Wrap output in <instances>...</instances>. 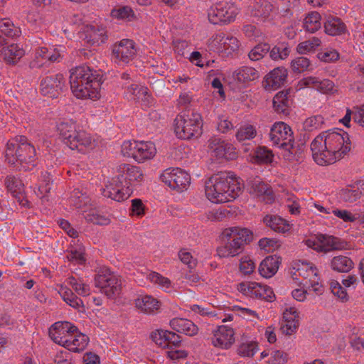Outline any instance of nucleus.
<instances>
[{
    "instance_id": "a18cd8bd",
    "label": "nucleus",
    "mask_w": 364,
    "mask_h": 364,
    "mask_svg": "<svg viewBox=\"0 0 364 364\" xmlns=\"http://www.w3.org/2000/svg\"><path fill=\"white\" fill-rule=\"evenodd\" d=\"M127 91L128 94L133 96L134 100L149 101V95L147 87L132 84L127 87Z\"/></svg>"
},
{
    "instance_id": "7c9ffc66",
    "label": "nucleus",
    "mask_w": 364,
    "mask_h": 364,
    "mask_svg": "<svg viewBox=\"0 0 364 364\" xmlns=\"http://www.w3.org/2000/svg\"><path fill=\"white\" fill-rule=\"evenodd\" d=\"M324 28L325 32L331 36H339L346 31V26L342 20L331 15L326 16Z\"/></svg>"
},
{
    "instance_id": "c9c22d12",
    "label": "nucleus",
    "mask_w": 364,
    "mask_h": 364,
    "mask_svg": "<svg viewBox=\"0 0 364 364\" xmlns=\"http://www.w3.org/2000/svg\"><path fill=\"white\" fill-rule=\"evenodd\" d=\"M2 50L5 61L11 65L16 64L25 54L24 50L18 44H11Z\"/></svg>"
},
{
    "instance_id": "bb28decb",
    "label": "nucleus",
    "mask_w": 364,
    "mask_h": 364,
    "mask_svg": "<svg viewBox=\"0 0 364 364\" xmlns=\"http://www.w3.org/2000/svg\"><path fill=\"white\" fill-rule=\"evenodd\" d=\"M171 328L177 332L193 336L198 333V328L191 321L183 318H174L170 321Z\"/></svg>"
},
{
    "instance_id": "58836bf2",
    "label": "nucleus",
    "mask_w": 364,
    "mask_h": 364,
    "mask_svg": "<svg viewBox=\"0 0 364 364\" xmlns=\"http://www.w3.org/2000/svg\"><path fill=\"white\" fill-rule=\"evenodd\" d=\"M90 84L91 83L85 85L84 82H82V83H79V87L77 88L79 91L77 92L76 90L73 87L70 86V89L73 95L79 99H99L100 97V90H97V93H94V89L91 87L90 88Z\"/></svg>"
},
{
    "instance_id": "052dcab7",
    "label": "nucleus",
    "mask_w": 364,
    "mask_h": 364,
    "mask_svg": "<svg viewBox=\"0 0 364 364\" xmlns=\"http://www.w3.org/2000/svg\"><path fill=\"white\" fill-rule=\"evenodd\" d=\"M149 279L151 282L159 285L163 288L168 289L171 286V281L168 278L163 277L159 273L153 272L149 274Z\"/></svg>"
},
{
    "instance_id": "2f4dec72",
    "label": "nucleus",
    "mask_w": 364,
    "mask_h": 364,
    "mask_svg": "<svg viewBox=\"0 0 364 364\" xmlns=\"http://www.w3.org/2000/svg\"><path fill=\"white\" fill-rule=\"evenodd\" d=\"M321 250L328 252L335 250H343L346 248L347 243L341 239L326 235L320 236Z\"/></svg>"
},
{
    "instance_id": "a878e982",
    "label": "nucleus",
    "mask_w": 364,
    "mask_h": 364,
    "mask_svg": "<svg viewBox=\"0 0 364 364\" xmlns=\"http://www.w3.org/2000/svg\"><path fill=\"white\" fill-rule=\"evenodd\" d=\"M60 55L58 52H51L46 47H39L36 50L35 58L30 63L29 67L32 69L41 68L43 60L55 62L58 60Z\"/></svg>"
},
{
    "instance_id": "1a4fd4ad",
    "label": "nucleus",
    "mask_w": 364,
    "mask_h": 364,
    "mask_svg": "<svg viewBox=\"0 0 364 364\" xmlns=\"http://www.w3.org/2000/svg\"><path fill=\"white\" fill-rule=\"evenodd\" d=\"M237 14V8L234 4L220 1L210 8L208 19L213 24H228L235 21Z\"/></svg>"
},
{
    "instance_id": "6e6552de",
    "label": "nucleus",
    "mask_w": 364,
    "mask_h": 364,
    "mask_svg": "<svg viewBox=\"0 0 364 364\" xmlns=\"http://www.w3.org/2000/svg\"><path fill=\"white\" fill-rule=\"evenodd\" d=\"M84 82L85 85L91 83L90 88L94 89V93H97V90L101 89L102 83V75L97 71L90 68L87 65H81L73 69L70 75V84L76 90V92L79 91V83Z\"/></svg>"
},
{
    "instance_id": "13d9d810",
    "label": "nucleus",
    "mask_w": 364,
    "mask_h": 364,
    "mask_svg": "<svg viewBox=\"0 0 364 364\" xmlns=\"http://www.w3.org/2000/svg\"><path fill=\"white\" fill-rule=\"evenodd\" d=\"M257 350V344L255 342L242 343L237 348L240 355L252 357Z\"/></svg>"
},
{
    "instance_id": "4be33fe9",
    "label": "nucleus",
    "mask_w": 364,
    "mask_h": 364,
    "mask_svg": "<svg viewBox=\"0 0 364 364\" xmlns=\"http://www.w3.org/2000/svg\"><path fill=\"white\" fill-rule=\"evenodd\" d=\"M338 196L345 203H354L364 196V183L360 181L348 185L339 191Z\"/></svg>"
},
{
    "instance_id": "f704fd0d",
    "label": "nucleus",
    "mask_w": 364,
    "mask_h": 364,
    "mask_svg": "<svg viewBox=\"0 0 364 364\" xmlns=\"http://www.w3.org/2000/svg\"><path fill=\"white\" fill-rule=\"evenodd\" d=\"M354 266L353 260L344 255L333 257L330 262V267L332 270L338 272H348Z\"/></svg>"
},
{
    "instance_id": "e2e57ef3",
    "label": "nucleus",
    "mask_w": 364,
    "mask_h": 364,
    "mask_svg": "<svg viewBox=\"0 0 364 364\" xmlns=\"http://www.w3.org/2000/svg\"><path fill=\"white\" fill-rule=\"evenodd\" d=\"M163 336L166 339V348L178 347L181 344V336L176 333H163Z\"/></svg>"
},
{
    "instance_id": "3c124183",
    "label": "nucleus",
    "mask_w": 364,
    "mask_h": 364,
    "mask_svg": "<svg viewBox=\"0 0 364 364\" xmlns=\"http://www.w3.org/2000/svg\"><path fill=\"white\" fill-rule=\"evenodd\" d=\"M321 41L316 37L303 41L298 44L296 50L300 54H305L308 52L314 50L316 47L319 46Z\"/></svg>"
},
{
    "instance_id": "9d476101",
    "label": "nucleus",
    "mask_w": 364,
    "mask_h": 364,
    "mask_svg": "<svg viewBox=\"0 0 364 364\" xmlns=\"http://www.w3.org/2000/svg\"><path fill=\"white\" fill-rule=\"evenodd\" d=\"M161 181L171 189L178 192L187 190L191 183V176L180 168H168L161 175Z\"/></svg>"
},
{
    "instance_id": "603ef678",
    "label": "nucleus",
    "mask_w": 364,
    "mask_h": 364,
    "mask_svg": "<svg viewBox=\"0 0 364 364\" xmlns=\"http://www.w3.org/2000/svg\"><path fill=\"white\" fill-rule=\"evenodd\" d=\"M257 131L252 125L241 127L236 134V138L239 141L252 139L255 137Z\"/></svg>"
},
{
    "instance_id": "bf43d9fd",
    "label": "nucleus",
    "mask_w": 364,
    "mask_h": 364,
    "mask_svg": "<svg viewBox=\"0 0 364 364\" xmlns=\"http://www.w3.org/2000/svg\"><path fill=\"white\" fill-rule=\"evenodd\" d=\"M258 245L261 249L268 252L274 251L280 246L278 240L267 237L260 239Z\"/></svg>"
},
{
    "instance_id": "0e129e2a",
    "label": "nucleus",
    "mask_w": 364,
    "mask_h": 364,
    "mask_svg": "<svg viewBox=\"0 0 364 364\" xmlns=\"http://www.w3.org/2000/svg\"><path fill=\"white\" fill-rule=\"evenodd\" d=\"M224 41V50L230 53L237 50L240 47L239 41L237 38L231 36H225Z\"/></svg>"
},
{
    "instance_id": "680f3d73",
    "label": "nucleus",
    "mask_w": 364,
    "mask_h": 364,
    "mask_svg": "<svg viewBox=\"0 0 364 364\" xmlns=\"http://www.w3.org/2000/svg\"><path fill=\"white\" fill-rule=\"evenodd\" d=\"M138 141H126L122 145V153L124 156L132 157L134 159Z\"/></svg>"
},
{
    "instance_id": "20e7f679",
    "label": "nucleus",
    "mask_w": 364,
    "mask_h": 364,
    "mask_svg": "<svg viewBox=\"0 0 364 364\" xmlns=\"http://www.w3.org/2000/svg\"><path fill=\"white\" fill-rule=\"evenodd\" d=\"M223 245L217 249L220 257H235L240 254L245 245L252 240V233L247 228L232 227L222 233Z\"/></svg>"
},
{
    "instance_id": "423d86ee",
    "label": "nucleus",
    "mask_w": 364,
    "mask_h": 364,
    "mask_svg": "<svg viewBox=\"0 0 364 364\" xmlns=\"http://www.w3.org/2000/svg\"><path fill=\"white\" fill-rule=\"evenodd\" d=\"M174 131L179 139L198 138L202 134L200 114L190 110L181 112L174 120Z\"/></svg>"
},
{
    "instance_id": "c85d7f7f",
    "label": "nucleus",
    "mask_w": 364,
    "mask_h": 364,
    "mask_svg": "<svg viewBox=\"0 0 364 364\" xmlns=\"http://www.w3.org/2000/svg\"><path fill=\"white\" fill-rule=\"evenodd\" d=\"M247 287V293L250 294L252 296L266 301H272V298L274 297L273 291L268 286L262 285L257 282H249Z\"/></svg>"
},
{
    "instance_id": "0eeeda50",
    "label": "nucleus",
    "mask_w": 364,
    "mask_h": 364,
    "mask_svg": "<svg viewBox=\"0 0 364 364\" xmlns=\"http://www.w3.org/2000/svg\"><path fill=\"white\" fill-rule=\"evenodd\" d=\"M95 285L109 299H115L122 291L121 277L107 268H102L95 277Z\"/></svg>"
},
{
    "instance_id": "f257e3e1",
    "label": "nucleus",
    "mask_w": 364,
    "mask_h": 364,
    "mask_svg": "<svg viewBox=\"0 0 364 364\" xmlns=\"http://www.w3.org/2000/svg\"><path fill=\"white\" fill-rule=\"evenodd\" d=\"M314 161L321 166L332 164L350 150V141L346 132L336 129L323 132L311 144Z\"/></svg>"
},
{
    "instance_id": "864d4df0",
    "label": "nucleus",
    "mask_w": 364,
    "mask_h": 364,
    "mask_svg": "<svg viewBox=\"0 0 364 364\" xmlns=\"http://www.w3.org/2000/svg\"><path fill=\"white\" fill-rule=\"evenodd\" d=\"M225 33H220L213 36L208 40V48L211 50H217L218 52L224 50Z\"/></svg>"
},
{
    "instance_id": "72a5a7b5",
    "label": "nucleus",
    "mask_w": 364,
    "mask_h": 364,
    "mask_svg": "<svg viewBox=\"0 0 364 364\" xmlns=\"http://www.w3.org/2000/svg\"><path fill=\"white\" fill-rule=\"evenodd\" d=\"M263 221L267 226L275 232L285 233L291 228L288 221L278 215H267L264 218Z\"/></svg>"
},
{
    "instance_id": "2eb2a0df",
    "label": "nucleus",
    "mask_w": 364,
    "mask_h": 364,
    "mask_svg": "<svg viewBox=\"0 0 364 364\" xmlns=\"http://www.w3.org/2000/svg\"><path fill=\"white\" fill-rule=\"evenodd\" d=\"M117 175L114 177V181L125 184L130 187L132 181L141 180L143 174L137 166L127 164H122L117 167Z\"/></svg>"
},
{
    "instance_id": "49530a36",
    "label": "nucleus",
    "mask_w": 364,
    "mask_h": 364,
    "mask_svg": "<svg viewBox=\"0 0 364 364\" xmlns=\"http://www.w3.org/2000/svg\"><path fill=\"white\" fill-rule=\"evenodd\" d=\"M270 46L267 43H261L256 45L248 54L249 58L252 61H257L264 58L269 51Z\"/></svg>"
},
{
    "instance_id": "4468645a",
    "label": "nucleus",
    "mask_w": 364,
    "mask_h": 364,
    "mask_svg": "<svg viewBox=\"0 0 364 364\" xmlns=\"http://www.w3.org/2000/svg\"><path fill=\"white\" fill-rule=\"evenodd\" d=\"M132 193V188L127 187V183L122 184L114 181V177L111 182L103 188L102 193L105 197L121 202L129 198Z\"/></svg>"
},
{
    "instance_id": "6e6d98bb",
    "label": "nucleus",
    "mask_w": 364,
    "mask_h": 364,
    "mask_svg": "<svg viewBox=\"0 0 364 364\" xmlns=\"http://www.w3.org/2000/svg\"><path fill=\"white\" fill-rule=\"evenodd\" d=\"M323 122V117L321 115L312 116L304 121V127L306 130L311 132L320 128Z\"/></svg>"
},
{
    "instance_id": "ea45409f",
    "label": "nucleus",
    "mask_w": 364,
    "mask_h": 364,
    "mask_svg": "<svg viewBox=\"0 0 364 364\" xmlns=\"http://www.w3.org/2000/svg\"><path fill=\"white\" fill-rule=\"evenodd\" d=\"M317 274V269L315 266L311 263L302 262L293 273V278L298 279V277H301L304 279L309 278L311 280V277H316Z\"/></svg>"
},
{
    "instance_id": "ddd939ff",
    "label": "nucleus",
    "mask_w": 364,
    "mask_h": 364,
    "mask_svg": "<svg viewBox=\"0 0 364 364\" xmlns=\"http://www.w3.org/2000/svg\"><path fill=\"white\" fill-rule=\"evenodd\" d=\"M270 141L280 148H283V144L292 141L293 132L291 127L283 122H275L269 132Z\"/></svg>"
},
{
    "instance_id": "a19ab883",
    "label": "nucleus",
    "mask_w": 364,
    "mask_h": 364,
    "mask_svg": "<svg viewBox=\"0 0 364 364\" xmlns=\"http://www.w3.org/2000/svg\"><path fill=\"white\" fill-rule=\"evenodd\" d=\"M236 79L240 82H247L257 79L259 73L252 67L243 66L236 71Z\"/></svg>"
},
{
    "instance_id": "5701e85b",
    "label": "nucleus",
    "mask_w": 364,
    "mask_h": 364,
    "mask_svg": "<svg viewBox=\"0 0 364 364\" xmlns=\"http://www.w3.org/2000/svg\"><path fill=\"white\" fill-rule=\"evenodd\" d=\"M5 186L7 190L17 199L18 202L23 206L28 203L24 198V185L21 180L15 176L9 175L5 178Z\"/></svg>"
},
{
    "instance_id": "aec40b11",
    "label": "nucleus",
    "mask_w": 364,
    "mask_h": 364,
    "mask_svg": "<svg viewBox=\"0 0 364 364\" xmlns=\"http://www.w3.org/2000/svg\"><path fill=\"white\" fill-rule=\"evenodd\" d=\"M235 341L234 331L225 326H219L215 331L212 343L215 347L229 348Z\"/></svg>"
},
{
    "instance_id": "de8ad7c7",
    "label": "nucleus",
    "mask_w": 364,
    "mask_h": 364,
    "mask_svg": "<svg viewBox=\"0 0 364 364\" xmlns=\"http://www.w3.org/2000/svg\"><path fill=\"white\" fill-rule=\"evenodd\" d=\"M0 32L6 36L14 38L19 35L20 30L14 26L10 19L3 18L0 20Z\"/></svg>"
},
{
    "instance_id": "9b49d317",
    "label": "nucleus",
    "mask_w": 364,
    "mask_h": 364,
    "mask_svg": "<svg viewBox=\"0 0 364 364\" xmlns=\"http://www.w3.org/2000/svg\"><path fill=\"white\" fill-rule=\"evenodd\" d=\"M65 78L60 73L47 76L41 82V92L44 96L56 98L65 87Z\"/></svg>"
},
{
    "instance_id": "e433bc0d",
    "label": "nucleus",
    "mask_w": 364,
    "mask_h": 364,
    "mask_svg": "<svg viewBox=\"0 0 364 364\" xmlns=\"http://www.w3.org/2000/svg\"><path fill=\"white\" fill-rule=\"evenodd\" d=\"M63 301L71 307L80 310L84 309L82 299L77 297L69 288L61 286L59 290Z\"/></svg>"
},
{
    "instance_id": "4d7b16f0",
    "label": "nucleus",
    "mask_w": 364,
    "mask_h": 364,
    "mask_svg": "<svg viewBox=\"0 0 364 364\" xmlns=\"http://www.w3.org/2000/svg\"><path fill=\"white\" fill-rule=\"evenodd\" d=\"M310 65V60L306 57H298L291 62L292 70L296 73H301L309 70Z\"/></svg>"
},
{
    "instance_id": "f03ea898",
    "label": "nucleus",
    "mask_w": 364,
    "mask_h": 364,
    "mask_svg": "<svg viewBox=\"0 0 364 364\" xmlns=\"http://www.w3.org/2000/svg\"><path fill=\"white\" fill-rule=\"evenodd\" d=\"M243 184L228 172H218L205 182V194L213 203H226L237 197Z\"/></svg>"
},
{
    "instance_id": "412c9836",
    "label": "nucleus",
    "mask_w": 364,
    "mask_h": 364,
    "mask_svg": "<svg viewBox=\"0 0 364 364\" xmlns=\"http://www.w3.org/2000/svg\"><path fill=\"white\" fill-rule=\"evenodd\" d=\"M287 77V69L283 67L274 68L265 76L264 81V88L277 90L285 83Z\"/></svg>"
},
{
    "instance_id": "cd10ccee",
    "label": "nucleus",
    "mask_w": 364,
    "mask_h": 364,
    "mask_svg": "<svg viewBox=\"0 0 364 364\" xmlns=\"http://www.w3.org/2000/svg\"><path fill=\"white\" fill-rule=\"evenodd\" d=\"M135 306L141 312L151 314L159 309L160 302L151 296L141 295L135 299Z\"/></svg>"
},
{
    "instance_id": "774afa93",
    "label": "nucleus",
    "mask_w": 364,
    "mask_h": 364,
    "mask_svg": "<svg viewBox=\"0 0 364 364\" xmlns=\"http://www.w3.org/2000/svg\"><path fill=\"white\" fill-rule=\"evenodd\" d=\"M144 209L145 206L141 199L135 198L132 200L131 210L134 215L142 217L145 213Z\"/></svg>"
},
{
    "instance_id": "09e8293b",
    "label": "nucleus",
    "mask_w": 364,
    "mask_h": 364,
    "mask_svg": "<svg viewBox=\"0 0 364 364\" xmlns=\"http://www.w3.org/2000/svg\"><path fill=\"white\" fill-rule=\"evenodd\" d=\"M84 218L87 222L98 225H107L110 223L109 218L100 215L96 210H90L85 214Z\"/></svg>"
},
{
    "instance_id": "a211bd4d",
    "label": "nucleus",
    "mask_w": 364,
    "mask_h": 364,
    "mask_svg": "<svg viewBox=\"0 0 364 364\" xmlns=\"http://www.w3.org/2000/svg\"><path fill=\"white\" fill-rule=\"evenodd\" d=\"M276 9L269 0H254L250 5L251 16L261 21H265L272 17Z\"/></svg>"
},
{
    "instance_id": "8fccbe9b",
    "label": "nucleus",
    "mask_w": 364,
    "mask_h": 364,
    "mask_svg": "<svg viewBox=\"0 0 364 364\" xmlns=\"http://www.w3.org/2000/svg\"><path fill=\"white\" fill-rule=\"evenodd\" d=\"M274 158L272 151L264 146H259L255 151V160L259 164H270Z\"/></svg>"
},
{
    "instance_id": "6ab92c4d",
    "label": "nucleus",
    "mask_w": 364,
    "mask_h": 364,
    "mask_svg": "<svg viewBox=\"0 0 364 364\" xmlns=\"http://www.w3.org/2000/svg\"><path fill=\"white\" fill-rule=\"evenodd\" d=\"M75 333H78L77 327L68 321L55 323L49 331L50 338L58 344V339L67 340Z\"/></svg>"
},
{
    "instance_id": "c03bdc74",
    "label": "nucleus",
    "mask_w": 364,
    "mask_h": 364,
    "mask_svg": "<svg viewBox=\"0 0 364 364\" xmlns=\"http://www.w3.org/2000/svg\"><path fill=\"white\" fill-rule=\"evenodd\" d=\"M321 15L318 12H311L304 18V28L310 33H314L321 28Z\"/></svg>"
},
{
    "instance_id": "393cba45",
    "label": "nucleus",
    "mask_w": 364,
    "mask_h": 364,
    "mask_svg": "<svg viewBox=\"0 0 364 364\" xmlns=\"http://www.w3.org/2000/svg\"><path fill=\"white\" fill-rule=\"evenodd\" d=\"M284 151L283 157L285 160L290 162H299L303 159V154L305 149V145L302 142H294L293 139L292 141L283 144Z\"/></svg>"
},
{
    "instance_id": "f8f14e48",
    "label": "nucleus",
    "mask_w": 364,
    "mask_h": 364,
    "mask_svg": "<svg viewBox=\"0 0 364 364\" xmlns=\"http://www.w3.org/2000/svg\"><path fill=\"white\" fill-rule=\"evenodd\" d=\"M81 38L87 44L99 46L106 43L108 38L106 28L98 25H86L83 27Z\"/></svg>"
},
{
    "instance_id": "69168bd1",
    "label": "nucleus",
    "mask_w": 364,
    "mask_h": 364,
    "mask_svg": "<svg viewBox=\"0 0 364 364\" xmlns=\"http://www.w3.org/2000/svg\"><path fill=\"white\" fill-rule=\"evenodd\" d=\"M134 15L132 9L129 6H123L112 11V16L120 19L129 18Z\"/></svg>"
},
{
    "instance_id": "f3484780",
    "label": "nucleus",
    "mask_w": 364,
    "mask_h": 364,
    "mask_svg": "<svg viewBox=\"0 0 364 364\" xmlns=\"http://www.w3.org/2000/svg\"><path fill=\"white\" fill-rule=\"evenodd\" d=\"M136 54L134 43L129 39H122L112 47V56L116 60L128 63Z\"/></svg>"
},
{
    "instance_id": "338daca9",
    "label": "nucleus",
    "mask_w": 364,
    "mask_h": 364,
    "mask_svg": "<svg viewBox=\"0 0 364 364\" xmlns=\"http://www.w3.org/2000/svg\"><path fill=\"white\" fill-rule=\"evenodd\" d=\"M318 58L325 63H332L337 60L339 54L336 50L320 52L317 54Z\"/></svg>"
},
{
    "instance_id": "7ed1b4c3",
    "label": "nucleus",
    "mask_w": 364,
    "mask_h": 364,
    "mask_svg": "<svg viewBox=\"0 0 364 364\" xmlns=\"http://www.w3.org/2000/svg\"><path fill=\"white\" fill-rule=\"evenodd\" d=\"M5 157L10 165L20 171H30L36 166L35 147L24 136H17L7 142Z\"/></svg>"
},
{
    "instance_id": "dca6fc26",
    "label": "nucleus",
    "mask_w": 364,
    "mask_h": 364,
    "mask_svg": "<svg viewBox=\"0 0 364 364\" xmlns=\"http://www.w3.org/2000/svg\"><path fill=\"white\" fill-rule=\"evenodd\" d=\"M209 149L218 158H225L227 160H233L237 157V152L232 144L228 143L220 138L213 137L208 141Z\"/></svg>"
},
{
    "instance_id": "b1692460",
    "label": "nucleus",
    "mask_w": 364,
    "mask_h": 364,
    "mask_svg": "<svg viewBox=\"0 0 364 364\" xmlns=\"http://www.w3.org/2000/svg\"><path fill=\"white\" fill-rule=\"evenodd\" d=\"M67 340L58 339V344L73 352H81L85 349L89 343V338L82 333L70 336Z\"/></svg>"
},
{
    "instance_id": "4c0bfd02",
    "label": "nucleus",
    "mask_w": 364,
    "mask_h": 364,
    "mask_svg": "<svg viewBox=\"0 0 364 364\" xmlns=\"http://www.w3.org/2000/svg\"><path fill=\"white\" fill-rule=\"evenodd\" d=\"M288 91H280L273 98V107L277 113L288 114L290 100Z\"/></svg>"
},
{
    "instance_id": "5fc2aeb1",
    "label": "nucleus",
    "mask_w": 364,
    "mask_h": 364,
    "mask_svg": "<svg viewBox=\"0 0 364 364\" xmlns=\"http://www.w3.org/2000/svg\"><path fill=\"white\" fill-rule=\"evenodd\" d=\"M250 183L252 191L257 196H269L271 194L272 191L269 188L268 186L265 183L261 181L259 178H255Z\"/></svg>"
},
{
    "instance_id": "c756f323",
    "label": "nucleus",
    "mask_w": 364,
    "mask_h": 364,
    "mask_svg": "<svg viewBox=\"0 0 364 364\" xmlns=\"http://www.w3.org/2000/svg\"><path fill=\"white\" fill-rule=\"evenodd\" d=\"M136 146L134 160L139 163L150 159L156 154L155 146L150 141H138Z\"/></svg>"
},
{
    "instance_id": "39448f33",
    "label": "nucleus",
    "mask_w": 364,
    "mask_h": 364,
    "mask_svg": "<svg viewBox=\"0 0 364 364\" xmlns=\"http://www.w3.org/2000/svg\"><path fill=\"white\" fill-rule=\"evenodd\" d=\"M57 129L63 143L70 149L85 152L93 148L94 140L91 135L84 130L77 129L74 122H62L58 124Z\"/></svg>"
},
{
    "instance_id": "37998d69",
    "label": "nucleus",
    "mask_w": 364,
    "mask_h": 364,
    "mask_svg": "<svg viewBox=\"0 0 364 364\" xmlns=\"http://www.w3.org/2000/svg\"><path fill=\"white\" fill-rule=\"evenodd\" d=\"M69 202L70 205L76 208H82L90 202V199L86 193H82L78 188H75L71 193Z\"/></svg>"
},
{
    "instance_id": "473e14b6",
    "label": "nucleus",
    "mask_w": 364,
    "mask_h": 364,
    "mask_svg": "<svg viewBox=\"0 0 364 364\" xmlns=\"http://www.w3.org/2000/svg\"><path fill=\"white\" fill-rule=\"evenodd\" d=\"M279 264V258L275 256L267 257L259 264V274L265 278L272 277L278 270Z\"/></svg>"
},
{
    "instance_id": "79ce46f5",
    "label": "nucleus",
    "mask_w": 364,
    "mask_h": 364,
    "mask_svg": "<svg viewBox=\"0 0 364 364\" xmlns=\"http://www.w3.org/2000/svg\"><path fill=\"white\" fill-rule=\"evenodd\" d=\"M290 48L287 43L279 42L269 50V56L274 60H284L290 53Z\"/></svg>"
}]
</instances>
